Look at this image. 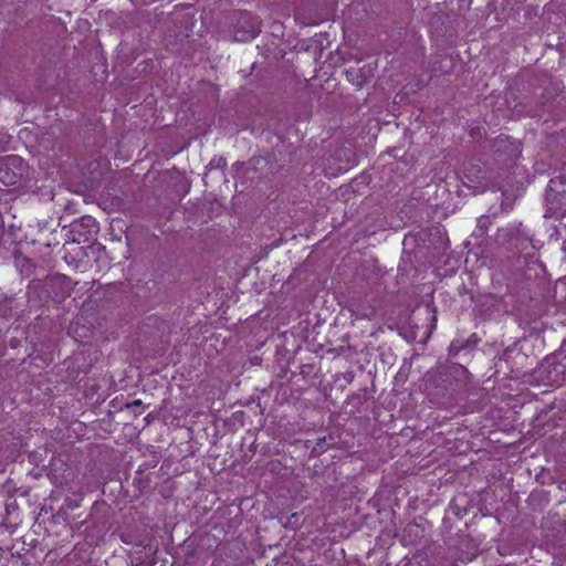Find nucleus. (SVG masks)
Returning <instances> with one entry per match:
<instances>
[{
  "instance_id": "obj_3",
  "label": "nucleus",
  "mask_w": 566,
  "mask_h": 566,
  "mask_svg": "<svg viewBox=\"0 0 566 566\" xmlns=\"http://www.w3.org/2000/svg\"><path fill=\"white\" fill-rule=\"evenodd\" d=\"M259 32L258 23H251L249 29L247 30V36H242V40H247L249 38H254Z\"/></svg>"
},
{
  "instance_id": "obj_4",
  "label": "nucleus",
  "mask_w": 566,
  "mask_h": 566,
  "mask_svg": "<svg viewBox=\"0 0 566 566\" xmlns=\"http://www.w3.org/2000/svg\"><path fill=\"white\" fill-rule=\"evenodd\" d=\"M139 403H140V400H136V401L134 402V405H135V406H138Z\"/></svg>"
},
{
  "instance_id": "obj_1",
  "label": "nucleus",
  "mask_w": 566,
  "mask_h": 566,
  "mask_svg": "<svg viewBox=\"0 0 566 566\" xmlns=\"http://www.w3.org/2000/svg\"><path fill=\"white\" fill-rule=\"evenodd\" d=\"M375 73V65L373 63L364 64L360 67H349L345 74L347 80L357 87H361L367 83Z\"/></svg>"
},
{
  "instance_id": "obj_2",
  "label": "nucleus",
  "mask_w": 566,
  "mask_h": 566,
  "mask_svg": "<svg viewBox=\"0 0 566 566\" xmlns=\"http://www.w3.org/2000/svg\"><path fill=\"white\" fill-rule=\"evenodd\" d=\"M15 161H18V158L12 157V158L7 159L6 163L0 165V181L3 182L4 185H13L17 182L18 176L15 174L10 175L7 171L8 165L14 164Z\"/></svg>"
}]
</instances>
